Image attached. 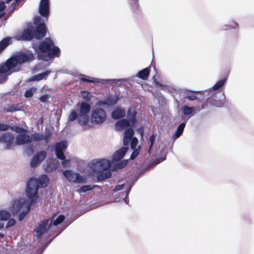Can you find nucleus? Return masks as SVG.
Wrapping results in <instances>:
<instances>
[{
    "label": "nucleus",
    "instance_id": "nucleus-55",
    "mask_svg": "<svg viewBox=\"0 0 254 254\" xmlns=\"http://www.w3.org/2000/svg\"><path fill=\"white\" fill-rule=\"evenodd\" d=\"M124 187V185H117L116 186V187H115L114 189V190L115 191H118L119 190H121L122 189H123Z\"/></svg>",
    "mask_w": 254,
    "mask_h": 254
},
{
    "label": "nucleus",
    "instance_id": "nucleus-64",
    "mask_svg": "<svg viewBox=\"0 0 254 254\" xmlns=\"http://www.w3.org/2000/svg\"><path fill=\"white\" fill-rule=\"evenodd\" d=\"M4 236V235L3 234H2V233H0V238H3Z\"/></svg>",
    "mask_w": 254,
    "mask_h": 254
},
{
    "label": "nucleus",
    "instance_id": "nucleus-59",
    "mask_svg": "<svg viewBox=\"0 0 254 254\" xmlns=\"http://www.w3.org/2000/svg\"><path fill=\"white\" fill-rule=\"evenodd\" d=\"M137 131L140 134L141 136H143V128L142 127H139L137 129Z\"/></svg>",
    "mask_w": 254,
    "mask_h": 254
},
{
    "label": "nucleus",
    "instance_id": "nucleus-2",
    "mask_svg": "<svg viewBox=\"0 0 254 254\" xmlns=\"http://www.w3.org/2000/svg\"><path fill=\"white\" fill-rule=\"evenodd\" d=\"M33 60V55L24 52H19L0 64V83L3 82L11 70L18 64H22Z\"/></svg>",
    "mask_w": 254,
    "mask_h": 254
},
{
    "label": "nucleus",
    "instance_id": "nucleus-62",
    "mask_svg": "<svg viewBox=\"0 0 254 254\" xmlns=\"http://www.w3.org/2000/svg\"><path fill=\"white\" fill-rule=\"evenodd\" d=\"M5 15V12H2V13H0V19H1Z\"/></svg>",
    "mask_w": 254,
    "mask_h": 254
},
{
    "label": "nucleus",
    "instance_id": "nucleus-4",
    "mask_svg": "<svg viewBox=\"0 0 254 254\" xmlns=\"http://www.w3.org/2000/svg\"><path fill=\"white\" fill-rule=\"evenodd\" d=\"M52 226V220L46 219L38 223L33 231V237L35 240L39 239L45 233L48 232Z\"/></svg>",
    "mask_w": 254,
    "mask_h": 254
},
{
    "label": "nucleus",
    "instance_id": "nucleus-38",
    "mask_svg": "<svg viewBox=\"0 0 254 254\" xmlns=\"http://www.w3.org/2000/svg\"><path fill=\"white\" fill-rule=\"evenodd\" d=\"M36 91V88L35 87H32L25 92L24 96L27 98L31 97Z\"/></svg>",
    "mask_w": 254,
    "mask_h": 254
},
{
    "label": "nucleus",
    "instance_id": "nucleus-40",
    "mask_svg": "<svg viewBox=\"0 0 254 254\" xmlns=\"http://www.w3.org/2000/svg\"><path fill=\"white\" fill-rule=\"evenodd\" d=\"M127 160H123L116 164V167L119 169H123L127 165Z\"/></svg>",
    "mask_w": 254,
    "mask_h": 254
},
{
    "label": "nucleus",
    "instance_id": "nucleus-25",
    "mask_svg": "<svg viewBox=\"0 0 254 254\" xmlns=\"http://www.w3.org/2000/svg\"><path fill=\"white\" fill-rule=\"evenodd\" d=\"M52 72L51 70H47L41 73H39L32 76L30 81H40L43 79H46L47 77Z\"/></svg>",
    "mask_w": 254,
    "mask_h": 254
},
{
    "label": "nucleus",
    "instance_id": "nucleus-3",
    "mask_svg": "<svg viewBox=\"0 0 254 254\" xmlns=\"http://www.w3.org/2000/svg\"><path fill=\"white\" fill-rule=\"evenodd\" d=\"M39 51L42 53H47L49 58L59 57L61 55L60 48L55 46L53 41L50 38H46L41 41L38 46Z\"/></svg>",
    "mask_w": 254,
    "mask_h": 254
},
{
    "label": "nucleus",
    "instance_id": "nucleus-37",
    "mask_svg": "<svg viewBox=\"0 0 254 254\" xmlns=\"http://www.w3.org/2000/svg\"><path fill=\"white\" fill-rule=\"evenodd\" d=\"M197 93L196 92H188L187 93L185 98L188 99L190 101H193L197 99V96H196V94Z\"/></svg>",
    "mask_w": 254,
    "mask_h": 254
},
{
    "label": "nucleus",
    "instance_id": "nucleus-16",
    "mask_svg": "<svg viewBox=\"0 0 254 254\" xmlns=\"http://www.w3.org/2000/svg\"><path fill=\"white\" fill-rule=\"evenodd\" d=\"M21 38L25 41H31L35 38L33 28L25 29L22 33Z\"/></svg>",
    "mask_w": 254,
    "mask_h": 254
},
{
    "label": "nucleus",
    "instance_id": "nucleus-50",
    "mask_svg": "<svg viewBox=\"0 0 254 254\" xmlns=\"http://www.w3.org/2000/svg\"><path fill=\"white\" fill-rule=\"evenodd\" d=\"M94 187V186L92 187L91 185H86V186H82L80 188V190L81 191L84 192H86L88 190H91Z\"/></svg>",
    "mask_w": 254,
    "mask_h": 254
},
{
    "label": "nucleus",
    "instance_id": "nucleus-22",
    "mask_svg": "<svg viewBox=\"0 0 254 254\" xmlns=\"http://www.w3.org/2000/svg\"><path fill=\"white\" fill-rule=\"evenodd\" d=\"M106 118L105 111L103 109H96V124L103 123Z\"/></svg>",
    "mask_w": 254,
    "mask_h": 254
},
{
    "label": "nucleus",
    "instance_id": "nucleus-52",
    "mask_svg": "<svg viewBox=\"0 0 254 254\" xmlns=\"http://www.w3.org/2000/svg\"><path fill=\"white\" fill-rule=\"evenodd\" d=\"M80 81H82L83 82H92L94 83L95 82V80H94L93 79H90L89 77H87L85 76L83 77H81L80 78Z\"/></svg>",
    "mask_w": 254,
    "mask_h": 254
},
{
    "label": "nucleus",
    "instance_id": "nucleus-24",
    "mask_svg": "<svg viewBox=\"0 0 254 254\" xmlns=\"http://www.w3.org/2000/svg\"><path fill=\"white\" fill-rule=\"evenodd\" d=\"M126 115L125 111L122 109H118L114 110L111 114L112 117L115 120H118L124 117Z\"/></svg>",
    "mask_w": 254,
    "mask_h": 254
},
{
    "label": "nucleus",
    "instance_id": "nucleus-35",
    "mask_svg": "<svg viewBox=\"0 0 254 254\" xmlns=\"http://www.w3.org/2000/svg\"><path fill=\"white\" fill-rule=\"evenodd\" d=\"M64 216L63 215H59L55 220L54 221H52V225L54 226H57L59 224L62 223L64 220ZM51 220H53V219H51ZM51 221V220L50 219V222Z\"/></svg>",
    "mask_w": 254,
    "mask_h": 254
},
{
    "label": "nucleus",
    "instance_id": "nucleus-9",
    "mask_svg": "<svg viewBox=\"0 0 254 254\" xmlns=\"http://www.w3.org/2000/svg\"><path fill=\"white\" fill-rule=\"evenodd\" d=\"M47 155V152L44 150L38 152L31 159L30 166L33 168L37 167L46 158Z\"/></svg>",
    "mask_w": 254,
    "mask_h": 254
},
{
    "label": "nucleus",
    "instance_id": "nucleus-61",
    "mask_svg": "<svg viewBox=\"0 0 254 254\" xmlns=\"http://www.w3.org/2000/svg\"><path fill=\"white\" fill-rule=\"evenodd\" d=\"M155 84L157 86H160V87L163 86V85L161 83H159V82L157 81H155Z\"/></svg>",
    "mask_w": 254,
    "mask_h": 254
},
{
    "label": "nucleus",
    "instance_id": "nucleus-29",
    "mask_svg": "<svg viewBox=\"0 0 254 254\" xmlns=\"http://www.w3.org/2000/svg\"><path fill=\"white\" fill-rule=\"evenodd\" d=\"M131 9L132 12L134 13L135 16L138 15L140 13V9L139 4L137 1H134L131 6Z\"/></svg>",
    "mask_w": 254,
    "mask_h": 254
},
{
    "label": "nucleus",
    "instance_id": "nucleus-20",
    "mask_svg": "<svg viewBox=\"0 0 254 254\" xmlns=\"http://www.w3.org/2000/svg\"><path fill=\"white\" fill-rule=\"evenodd\" d=\"M151 70V66H149L141 70L136 74V76L142 80H146L148 79Z\"/></svg>",
    "mask_w": 254,
    "mask_h": 254
},
{
    "label": "nucleus",
    "instance_id": "nucleus-31",
    "mask_svg": "<svg viewBox=\"0 0 254 254\" xmlns=\"http://www.w3.org/2000/svg\"><path fill=\"white\" fill-rule=\"evenodd\" d=\"M67 147V143L66 141H61L56 144L55 146V151H64Z\"/></svg>",
    "mask_w": 254,
    "mask_h": 254
},
{
    "label": "nucleus",
    "instance_id": "nucleus-63",
    "mask_svg": "<svg viewBox=\"0 0 254 254\" xmlns=\"http://www.w3.org/2000/svg\"><path fill=\"white\" fill-rule=\"evenodd\" d=\"M92 168L93 171L94 172L95 171V164H93L92 166Z\"/></svg>",
    "mask_w": 254,
    "mask_h": 254
},
{
    "label": "nucleus",
    "instance_id": "nucleus-21",
    "mask_svg": "<svg viewBox=\"0 0 254 254\" xmlns=\"http://www.w3.org/2000/svg\"><path fill=\"white\" fill-rule=\"evenodd\" d=\"M51 135H44L41 133H34L32 134L30 136V139L32 141H40L43 140L46 141L48 142L49 136Z\"/></svg>",
    "mask_w": 254,
    "mask_h": 254
},
{
    "label": "nucleus",
    "instance_id": "nucleus-43",
    "mask_svg": "<svg viewBox=\"0 0 254 254\" xmlns=\"http://www.w3.org/2000/svg\"><path fill=\"white\" fill-rule=\"evenodd\" d=\"M156 138V135L152 134L149 137L150 146L148 149V153H150V150L153 146Z\"/></svg>",
    "mask_w": 254,
    "mask_h": 254
},
{
    "label": "nucleus",
    "instance_id": "nucleus-51",
    "mask_svg": "<svg viewBox=\"0 0 254 254\" xmlns=\"http://www.w3.org/2000/svg\"><path fill=\"white\" fill-rule=\"evenodd\" d=\"M16 221L14 219H13V218L9 219L7 223V224L6 225V228H9L10 227H12V226L15 225V224H16Z\"/></svg>",
    "mask_w": 254,
    "mask_h": 254
},
{
    "label": "nucleus",
    "instance_id": "nucleus-17",
    "mask_svg": "<svg viewBox=\"0 0 254 254\" xmlns=\"http://www.w3.org/2000/svg\"><path fill=\"white\" fill-rule=\"evenodd\" d=\"M134 130L132 128L127 129L124 132L123 143L124 145H128L131 139L133 137Z\"/></svg>",
    "mask_w": 254,
    "mask_h": 254
},
{
    "label": "nucleus",
    "instance_id": "nucleus-1",
    "mask_svg": "<svg viewBox=\"0 0 254 254\" xmlns=\"http://www.w3.org/2000/svg\"><path fill=\"white\" fill-rule=\"evenodd\" d=\"M38 186L37 181L32 180L28 184V189L26 191V195L29 198L30 201L24 198H20L13 202L12 206L16 212L22 210L18 216V220L21 221L28 214L31 209V205L36 203L38 197Z\"/></svg>",
    "mask_w": 254,
    "mask_h": 254
},
{
    "label": "nucleus",
    "instance_id": "nucleus-19",
    "mask_svg": "<svg viewBox=\"0 0 254 254\" xmlns=\"http://www.w3.org/2000/svg\"><path fill=\"white\" fill-rule=\"evenodd\" d=\"M116 129L118 131H122L127 127L130 126L129 121L127 119H122L115 124Z\"/></svg>",
    "mask_w": 254,
    "mask_h": 254
},
{
    "label": "nucleus",
    "instance_id": "nucleus-13",
    "mask_svg": "<svg viewBox=\"0 0 254 254\" xmlns=\"http://www.w3.org/2000/svg\"><path fill=\"white\" fill-rule=\"evenodd\" d=\"M111 167V162L107 159H96V172L108 170Z\"/></svg>",
    "mask_w": 254,
    "mask_h": 254
},
{
    "label": "nucleus",
    "instance_id": "nucleus-11",
    "mask_svg": "<svg viewBox=\"0 0 254 254\" xmlns=\"http://www.w3.org/2000/svg\"><path fill=\"white\" fill-rule=\"evenodd\" d=\"M119 100L118 96H109L104 101H98L96 105L100 106H106L107 107H112L116 105Z\"/></svg>",
    "mask_w": 254,
    "mask_h": 254
},
{
    "label": "nucleus",
    "instance_id": "nucleus-18",
    "mask_svg": "<svg viewBox=\"0 0 254 254\" xmlns=\"http://www.w3.org/2000/svg\"><path fill=\"white\" fill-rule=\"evenodd\" d=\"M32 180H35L37 181V183L38 184V188H39V185L41 187H42V188L46 187L48 186V184L49 183V179L46 175H44V176H42L39 179V180L35 178H31L27 183L26 191H27V190L28 189V184L30 182H31Z\"/></svg>",
    "mask_w": 254,
    "mask_h": 254
},
{
    "label": "nucleus",
    "instance_id": "nucleus-58",
    "mask_svg": "<svg viewBox=\"0 0 254 254\" xmlns=\"http://www.w3.org/2000/svg\"><path fill=\"white\" fill-rule=\"evenodd\" d=\"M63 160V161H62V163L64 166H65L66 165H69V162H70L69 160H66L65 159H64V160Z\"/></svg>",
    "mask_w": 254,
    "mask_h": 254
},
{
    "label": "nucleus",
    "instance_id": "nucleus-32",
    "mask_svg": "<svg viewBox=\"0 0 254 254\" xmlns=\"http://www.w3.org/2000/svg\"><path fill=\"white\" fill-rule=\"evenodd\" d=\"M9 41L8 38H5L0 41V53L9 44Z\"/></svg>",
    "mask_w": 254,
    "mask_h": 254
},
{
    "label": "nucleus",
    "instance_id": "nucleus-10",
    "mask_svg": "<svg viewBox=\"0 0 254 254\" xmlns=\"http://www.w3.org/2000/svg\"><path fill=\"white\" fill-rule=\"evenodd\" d=\"M35 38L41 39L44 38L47 33V28L44 23H39L35 29L33 28Z\"/></svg>",
    "mask_w": 254,
    "mask_h": 254
},
{
    "label": "nucleus",
    "instance_id": "nucleus-6",
    "mask_svg": "<svg viewBox=\"0 0 254 254\" xmlns=\"http://www.w3.org/2000/svg\"><path fill=\"white\" fill-rule=\"evenodd\" d=\"M204 96H207V97L206 99V105H202L201 109H204L205 106L209 104L211 106H213L217 107L223 106V103L217 97L216 93H215L212 91H205L203 92Z\"/></svg>",
    "mask_w": 254,
    "mask_h": 254
},
{
    "label": "nucleus",
    "instance_id": "nucleus-23",
    "mask_svg": "<svg viewBox=\"0 0 254 254\" xmlns=\"http://www.w3.org/2000/svg\"><path fill=\"white\" fill-rule=\"evenodd\" d=\"M136 113L134 111L129 109L127 112V118L129 121L130 127H133L136 123Z\"/></svg>",
    "mask_w": 254,
    "mask_h": 254
},
{
    "label": "nucleus",
    "instance_id": "nucleus-42",
    "mask_svg": "<svg viewBox=\"0 0 254 254\" xmlns=\"http://www.w3.org/2000/svg\"><path fill=\"white\" fill-rule=\"evenodd\" d=\"M81 95L84 100L86 101H89L91 98V94L87 91H82Z\"/></svg>",
    "mask_w": 254,
    "mask_h": 254
},
{
    "label": "nucleus",
    "instance_id": "nucleus-60",
    "mask_svg": "<svg viewBox=\"0 0 254 254\" xmlns=\"http://www.w3.org/2000/svg\"><path fill=\"white\" fill-rule=\"evenodd\" d=\"M234 23V25H232V27L233 28H237V27H238L239 26V24L236 22H233Z\"/></svg>",
    "mask_w": 254,
    "mask_h": 254
},
{
    "label": "nucleus",
    "instance_id": "nucleus-15",
    "mask_svg": "<svg viewBox=\"0 0 254 254\" xmlns=\"http://www.w3.org/2000/svg\"><path fill=\"white\" fill-rule=\"evenodd\" d=\"M128 150V147H123L117 150L112 156L114 161H119L122 159Z\"/></svg>",
    "mask_w": 254,
    "mask_h": 254
},
{
    "label": "nucleus",
    "instance_id": "nucleus-33",
    "mask_svg": "<svg viewBox=\"0 0 254 254\" xmlns=\"http://www.w3.org/2000/svg\"><path fill=\"white\" fill-rule=\"evenodd\" d=\"M11 216L10 213L7 211H0V220L6 221L8 220Z\"/></svg>",
    "mask_w": 254,
    "mask_h": 254
},
{
    "label": "nucleus",
    "instance_id": "nucleus-46",
    "mask_svg": "<svg viewBox=\"0 0 254 254\" xmlns=\"http://www.w3.org/2000/svg\"><path fill=\"white\" fill-rule=\"evenodd\" d=\"M25 152L28 156L32 155L34 152V147L32 145L27 146L26 148Z\"/></svg>",
    "mask_w": 254,
    "mask_h": 254
},
{
    "label": "nucleus",
    "instance_id": "nucleus-48",
    "mask_svg": "<svg viewBox=\"0 0 254 254\" xmlns=\"http://www.w3.org/2000/svg\"><path fill=\"white\" fill-rule=\"evenodd\" d=\"M140 147L139 146L138 148H135L134 149H133V151L130 157V159H132V160L134 159L135 158V157L138 155V154H139Z\"/></svg>",
    "mask_w": 254,
    "mask_h": 254
},
{
    "label": "nucleus",
    "instance_id": "nucleus-8",
    "mask_svg": "<svg viewBox=\"0 0 254 254\" xmlns=\"http://www.w3.org/2000/svg\"><path fill=\"white\" fill-rule=\"evenodd\" d=\"M1 142L5 144L6 149H10L15 146L14 136L9 132L3 133L1 136Z\"/></svg>",
    "mask_w": 254,
    "mask_h": 254
},
{
    "label": "nucleus",
    "instance_id": "nucleus-14",
    "mask_svg": "<svg viewBox=\"0 0 254 254\" xmlns=\"http://www.w3.org/2000/svg\"><path fill=\"white\" fill-rule=\"evenodd\" d=\"M31 142L30 136L25 133L19 134L15 138V145H22Z\"/></svg>",
    "mask_w": 254,
    "mask_h": 254
},
{
    "label": "nucleus",
    "instance_id": "nucleus-36",
    "mask_svg": "<svg viewBox=\"0 0 254 254\" xmlns=\"http://www.w3.org/2000/svg\"><path fill=\"white\" fill-rule=\"evenodd\" d=\"M78 118V116L75 110L71 111L68 117V121L73 122Z\"/></svg>",
    "mask_w": 254,
    "mask_h": 254
},
{
    "label": "nucleus",
    "instance_id": "nucleus-30",
    "mask_svg": "<svg viewBox=\"0 0 254 254\" xmlns=\"http://www.w3.org/2000/svg\"><path fill=\"white\" fill-rule=\"evenodd\" d=\"M195 108L192 107H189L188 106L185 105L182 108V111L184 114L186 116H189L194 111Z\"/></svg>",
    "mask_w": 254,
    "mask_h": 254
},
{
    "label": "nucleus",
    "instance_id": "nucleus-56",
    "mask_svg": "<svg viewBox=\"0 0 254 254\" xmlns=\"http://www.w3.org/2000/svg\"><path fill=\"white\" fill-rule=\"evenodd\" d=\"M108 81V80L102 79H99V78H96V83H101L102 84H105V83H106Z\"/></svg>",
    "mask_w": 254,
    "mask_h": 254
},
{
    "label": "nucleus",
    "instance_id": "nucleus-53",
    "mask_svg": "<svg viewBox=\"0 0 254 254\" xmlns=\"http://www.w3.org/2000/svg\"><path fill=\"white\" fill-rule=\"evenodd\" d=\"M9 128H10V126L5 124L0 123V131L7 130Z\"/></svg>",
    "mask_w": 254,
    "mask_h": 254
},
{
    "label": "nucleus",
    "instance_id": "nucleus-34",
    "mask_svg": "<svg viewBox=\"0 0 254 254\" xmlns=\"http://www.w3.org/2000/svg\"><path fill=\"white\" fill-rule=\"evenodd\" d=\"M226 80V78L218 80L212 87L213 90H216L221 88L224 85Z\"/></svg>",
    "mask_w": 254,
    "mask_h": 254
},
{
    "label": "nucleus",
    "instance_id": "nucleus-39",
    "mask_svg": "<svg viewBox=\"0 0 254 254\" xmlns=\"http://www.w3.org/2000/svg\"><path fill=\"white\" fill-rule=\"evenodd\" d=\"M57 166L52 163L47 164L45 166L44 170L47 172H50L55 170L57 168Z\"/></svg>",
    "mask_w": 254,
    "mask_h": 254
},
{
    "label": "nucleus",
    "instance_id": "nucleus-45",
    "mask_svg": "<svg viewBox=\"0 0 254 254\" xmlns=\"http://www.w3.org/2000/svg\"><path fill=\"white\" fill-rule=\"evenodd\" d=\"M10 128L18 133H22L24 131V132L27 131V130L24 129L23 128L19 127H17V126H14V127L10 126Z\"/></svg>",
    "mask_w": 254,
    "mask_h": 254
},
{
    "label": "nucleus",
    "instance_id": "nucleus-7",
    "mask_svg": "<svg viewBox=\"0 0 254 254\" xmlns=\"http://www.w3.org/2000/svg\"><path fill=\"white\" fill-rule=\"evenodd\" d=\"M63 175L69 182L76 183H85L86 182V177L82 176L78 173H75L71 170H65L63 172Z\"/></svg>",
    "mask_w": 254,
    "mask_h": 254
},
{
    "label": "nucleus",
    "instance_id": "nucleus-41",
    "mask_svg": "<svg viewBox=\"0 0 254 254\" xmlns=\"http://www.w3.org/2000/svg\"><path fill=\"white\" fill-rule=\"evenodd\" d=\"M21 0H15V1L8 6V8L10 9L11 13H12L16 9L17 4L19 3Z\"/></svg>",
    "mask_w": 254,
    "mask_h": 254
},
{
    "label": "nucleus",
    "instance_id": "nucleus-28",
    "mask_svg": "<svg viewBox=\"0 0 254 254\" xmlns=\"http://www.w3.org/2000/svg\"><path fill=\"white\" fill-rule=\"evenodd\" d=\"M185 126L186 124L185 123H182L180 125H179L174 135L175 138H178L182 135L184 131V128L185 127Z\"/></svg>",
    "mask_w": 254,
    "mask_h": 254
},
{
    "label": "nucleus",
    "instance_id": "nucleus-26",
    "mask_svg": "<svg viewBox=\"0 0 254 254\" xmlns=\"http://www.w3.org/2000/svg\"><path fill=\"white\" fill-rule=\"evenodd\" d=\"M111 173L109 170H105V172H101L96 177V181H103L111 177Z\"/></svg>",
    "mask_w": 254,
    "mask_h": 254
},
{
    "label": "nucleus",
    "instance_id": "nucleus-57",
    "mask_svg": "<svg viewBox=\"0 0 254 254\" xmlns=\"http://www.w3.org/2000/svg\"><path fill=\"white\" fill-rule=\"evenodd\" d=\"M91 121L92 122H95V110H92V116L91 118Z\"/></svg>",
    "mask_w": 254,
    "mask_h": 254
},
{
    "label": "nucleus",
    "instance_id": "nucleus-54",
    "mask_svg": "<svg viewBox=\"0 0 254 254\" xmlns=\"http://www.w3.org/2000/svg\"><path fill=\"white\" fill-rule=\"evenodd\" d=\"M6 5L2 1H0V12L3 11L6 8Z\"/></svg>",
    "mask_w": 254,
    "mask_h": 254
},
{
    "label": "nucleus",
    "instance_id": "nucleus-47",
    "mask_svg": "<svg viewBox=\"0 0 254 254\" xmlns=\"http://www.w3.org/2000/svg\"><path fill=\"white\" fill-rule=\"evenodd\" d=\"M56 155L58 158L60 160H64L65 159V156L63 152V151H55Z\"/></svg>",
    "mask_w": 254,
    "mask_h": 254
},
{
    "label": "nucleus",
    "instance_id": "nucleus-49",
    "mask_svg": "<svg viewBox=\"0 0 254 254\" xmlns=\"http://www.w3.org/2000/svg\"><path fill=\"white\" fill-rule=\"evenodd\" d=\"M50 98V96L48 94H45L42 95L40 98L39 100L41 102L43 103H47L49 102V99Z\"/></svg>",
    "mask_w": 254,
    "mask_h": 254
},
{
    "label": "nucleus",
    "instance_id": "nucleus-44",
    "mask_svg": "<svg viewBox=\"0 0 254 254\" xmlns=\"http://www.w3.org/2000/svg\"><path fill=\"white\" fill-rule=\"evenodd\" d=\"M130 147L131 149H134L136 148L137 144L138 143V139L136 137H133L130 140Z\"/></svg>",
    "mask_w": 254,
    "mask_h": 254
},
{
    "label": "nucleus",
    "instance_id": "nucleus-27",
    "mask_svg": "<svg viewBox=\"0 0 254 254\" xmlns=\"http://www.w3.org/2000/svg\"><path fill=\"white\" fill-rule=\"evenodd\" d=\"M3 112L8 113V112H14L20 110V108H19L18 105L17 104H12L9 105L7 108H4L3 109Z\"/></svg>",
    "mask_w": 254,
    "mask_h": 254
},
{
    "label": "nucleus",
    "instance_id": "nucleus-5",
    "mask_svg": "<svg viewBox=\"0 0 254 254\" xmlns=\"http://www.w3.org/2000/svg\"><path fill=\"white\" fill-rule=\"evenodd\" d=\"M90 105L85 102H82L79 105L78 123L84 126L89 122L88 113L90 111Z\"/></svg>",
    "mask_w": 254,
    "mask_h": 254
},
{
    "label": "nucleus",
    "instance_id": "nucleus-12",
    "mask_svg": "<svg viewBox=\"0 0 254 254\" xmlns=\"http://www.w3.org/2000/svg\"><path fill=\"white\" fill-rule=\"evenodd\" d=\"M49 0H41L39 6V13L43 17H48L50 14Z\"/></svg>",
    "mask_w": 254,
    "mask_h": 254
}]
</instances>
